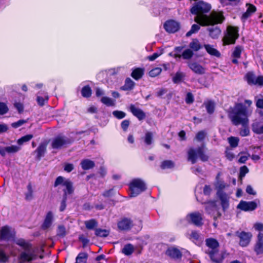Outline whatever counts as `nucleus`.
Returning <instances> with one entry per match:
<instances>
[{
  "instance_id": "nucleus-1",
  "label": "nucleus",
  "mask_w": 263,
  "mask_h": 263,
  "mask_svg": "<svg viewBox=\"0 0 263 263\" xmlns=\"http://www.w3.org/2000/svg\"><path fill=\"white\" fill-rule=\"evenodd\" d=\"M245 104L237 103L235 106L230 108L228 116L232 123L236 125H241L244 128L240 131V135L242 137L247 136L250 134L249 129L248 127L249 120V117L252 113V109L251 105L252 101L246 100Z\"/></svg>"
},
{
  "instance_id": "nucleus-2",
  "label": "nucleus",
  "mask_w": 263,
  "mask_h": 263,
  "mask_svg": "<svg viewBox=\"0 0 263 263\" xmlns=\"http://www.w3.org/2000/svg\"><path fill=\"white\" fill-rule=\"evenodd\" d=\"M211 9L210 4L199 1L194 4L190 11L191 13L196 15L195 22L201 26H213L221 23L224 19L222 12L212 11L209 15L205 14Z\"/></svg>"
},
{
  "instance_id": "nucleus-3",
  "label": "nucleus",
  "mask_w": 263,
  "mask_h": 263,
  "mask_svg": "<svg viewBox=\"0 0 263 263\" xmlns=\"http://www.w3.org/2000/svg\"><path fill=\"white\" fill-rule=\"evenodd\" d=\"M130 193L132 197H136L144 192L146 189V184L143 180L139 178H136L132 180L129 184Z\"/></svg>"
},
{
  "instance_id": "nucleus-4",
  "label": "nucleus",
  "mask_w": 263,
  "mask_h": 263,
  "mask_svg": "<svg viewBox=\"0 0 263 263\" xmlns=\"http://www.w3.org/2000/svg\"><path fill=\"white\" fill-rule=\"evenodd\" d=\"M62 185L63 187V191L64 192L63 197H67V195L72 194L74 192V188L72 183L67 179L59 176L57 179L54 182V186L58 185Z\"/></svg>"
},
{
  "instance_id": "nucleus-5",
  "label": "nucleus",
  "mask_w": 263,
  "mask_h": 263,
  "mask_svg": "<svg viewBox=\"0 0 263 263\" xmlns=\"http://www.w3.org/2000/svg\"><path fill=\"white\" fill-rule=\"evenodd\" d=\"M187 155L188 160L190 161L192 164H194L196 162L198 157L203 161H205L208 159V157L204 153L203 146L198 148L196 150L193 148H190Z\"/></svg>"
},
{
  "instance_id": "nucleus-6",
  "label": "nucleus",
  "mask_w": 263,
  "mask_h": 263,
  "mask_svg": "<svg viewBox=\"0 0 263 263\" xmlns=\"http://www.w3.org/2000/svg\"><path fill=\"white\" fill-rule=\"evenodd\" d=\"M237 28L233 26H228L227 33L225 34L223 42L224 44L229 45L234 44L236 40L238 37Z\"/></svg>"
},
{
  "instance_id": "nucleus-7",
  "label": "nucleus",
  "mask_w": 263,
  "mask_h": 263,
  "mask_svg": "<svg viewBox=\"0 0 263 263\" xmlns=\"http://www.w3.org/2000/svg\"><path fill=\"white\" fill-rule=\"evenodd\" d=\"M37 255L31 247L27 248L22 251L19 256L18 259L20 263L29 262L36 259Z\"/></svg>"
},
{
  "instance_id": "nucleus-8",
  "label": "nucleus",
  "mask_w": 263,
  "mask_h": 263,
  "mask_svg": "<svg viewBox=\"0 0 263 263\" xmlns=\"http://www.w3.org/2000/svg\"><path fill=\"white\" fill-rule=\"evenodd\" d=\"M245 78L249 85L263 86V76H256L253 72H248Z\"/></svg>"
},
{
  "instance_id": "nucleus-9",
  "label": "nucleus",
  "mask_w": 263,
  "mask_h": 263,
  "mask_svg": "<svg viewBox=\"0 0 263 263\" xmlns=\"http://www.w3.org/2000/svg\"><path fill=\"white\" fill-rule=\"evenodd\" d=\"M236 235L239 238V245L242 247L248 246L252 237L251 233L245 231H237L236 232Z\"/></svg>"
},
{
  "instance_id": "nucleus-10",
  "label": "nucleus",
  "mask_w": 263,
  "mask_h": 263,
  "mask_svg": "<svg viewBox=\"0 0 263 263\" xmlns=\"http://www.w3.org/2000/svg\"><path fill=\"white\" fill-rule=\"evenodd\" d=\"M260 117L256 119L252 125V130L256 134L263 133V112H259Z\"/></svg>"
},
{
  "instance_id": "nucleus-11",
  "label": "nucleus",
  "mask_w": 263,
  "mask_h": 263,
  "mask_svg": "<svg viewBox=\"0 0 263 263\" xmlns=\"http://www.w3.org/2000/svg\"><path fill=\"white\" fill-rule=\"evenodd\" d=\"M70 141L64 136H58L54 138L51 142V146L54 149H60L69 144Z\"/></svg>"
},
{
  "instance_id": "nucleus-12",
  "label": "nucleus",
  "mask_w": 263,
  "mask_h": 263,
  "mask_svg": "<svg viewBox=\"0 0 263 263\" xmlns=\"http://www.w3.org/2000/svg\"><path fill=\"white\" fill-rule=\"evenodd\" d=\"M14 235L15 231L13 228L8 226H4L1 228V240L9 241L13 240Z\"/></svg>"
},
{
  "instance_id": "nucleus-13",
  "label": "nucleus",
  "mask_w": 263,
  "mask_h": 263,
  "mask_svg": "<svg viewBox=\"0 0 263 263\" xmlns=\"http://www.w3.org/2000/svg\"><path fill=\"white\" fill-rule=\"evenodd\" d=\"M253 250L257 256L263 254V234L259 232L254 245Z\"/></svg>"
},
{
  "instance_id": "nucleus-14",
  "label": "nucleus",
  "mask_w": 263,
  "mask_h": 263,
  "mask_svg": "<svg viewBox=\"0 0 263 263\" xmlns=\"http://www.w3.org/2000/svg\"><path fill=\"white\" fill-rule=\"evenodd\" d=\"M237 208L244 211H252L257 208V203L255 201H241Z\"/></svg>"
},
{
  "instance_id": "nucleus-15",
  "label": "nucleus",
  "mask_w": 263,
  "mask_h": 263,
  "mask_svg": "<svg viewBox=\"0 0 263 263\" xmlns=\"http://www.w3.org/2000/svg\"><path fill=\"white\" fill-rule=\"evenodd\" d=\"M186 219L194 224L197 226H200L202 224V215L198 212H195L189 214L186 216Z\"/></svg>"
},
{
  "instance_id": "nucleus-16",
  "label": "nucleus",
  "mask_w": 263,
  "mask_h": 263,
  "mask_svg": "<svg viewBox=\"0 0 263 263\" xmlns=\"http://www.w3.org/2000/svg\"><path fill=\"white\" fill-rule=\"evenodd\" d=\"M134 226L133 222L130 219L124 218L118 223V227L121 231H128Z\"/></svg>"
},
{
  "instance_id": "nucleus-17",
  "label": "nucleus",
  "mask_w": 263,
  "mask_h": 263,
  "mask_svg": "<svg viewBox=\"0 0 263 263\" xmlns=\"http://www.w3.org/2000/svg\"><path fill=\"white\" fill-rule=\"evenodd\" d=\"M180 26L178 23L173 20L166 22L164 24V28L169 33H174L178 31Z\"/></svg>"
},
{
  "instance_id": "nucleus-18",
  "label": "nucleus",
  "mask_w": 263,
  "mask_h": 263,
  "mask_svg": "<svg viewBox=\"0 0 263 263\" xmlns=\"http://www.w3.org/2000/svg\"><path fill=\"white\" fill-rule=\"evenodd\" d=\"M188 66L193 72L198 74H203L205 72V68L195 62H189Z\"/></svg>"
},
{
  "instance_id": "nucleus-19",
  "label": "nucleus",
  "mask_w": 263,
  "mask_h": 263,
  "mask_svg": "<svg viewBox=\"0 0 263 263\" xmlns=\"http://www.w3.org/2000/svg\"><path fill=\"white\" fill-rule=\"evenodd\" d=\"M209 255L211 259L216 263H221L223 259L222 255L219 253L218 249L214 251L207 252Z\"/></svg>"
},
{
  "instance_id": "nucleus-20",
  "label": "nucleus",
  "mask_w": 263,
  "mask_h": 263,
  "mask_svg": "<svg viewBox=\"0 0 263 263\" xmlns=\"http://www.w3.org/2000/svg\"><path fill=\"white\" fill-rule=\"evenodd\" d=\"M129 109L132 113L139 120H143L145 118V113L141 109L135 107V105H131Z\"/></svg>"
},
{
  "instance_id": "nucleus-21",
  "label": "nucleus",
  "mask_w": 263,
  "mask_h": 263,
  "mask_svg": "<svg viewBox=\"0 0 263 263\" xmlns=\"http://www.w3.org/2000/svg\"><path fill=\"white\" fill-rule=\"evenodd\" d=\"M166 254L171 258L175 259L181 258L182 256V253L180 250L175 247H171L168 248L166 252Z\"/></svg>"
},
{
  "instance_id": "nucleus-22",
  "label": "nucleus",
  "mask_w": 263,
  "mask_h": 263,
  "mask_svg": "<svg viewBox=\"0 0 263 263\" xmlns=\"http://www.w3.org/2000/svg\"><path fill=\"white\" fill-rule=\"evenodd\" d=\"M53 220V215L52 212H48L45 217L44 222L42 226V228L44 230H46L50 227Z\"/></svg>"
},
{
  "instance_id": "nucleus-23",
  "label": "nucleus",
  "mask_w": 263,
  "mask_h": 263,
  "mask_svg": "<svg viewBox=\"0 0 263 263\" xmlns=\"http://www.w3.org/2000/svg\"><path fill=\"white\" fill-rule=\"evenodd\" d=\"M206 245L208 247L209 249L206 251L207 252L210 251H214L218 249L219 243L218 241L213 238H208L205 240Z\"/></svg>"
},
{
  "instance_id": "nucleus-24",
  "label": "nucleus",
  "mask_w": 263,
  "mask_h": 263,
  "mask_svg": "<svg viewBox=\"0 0 263 263\" xmlns=\"http://www.w3.org/2000/svg\"><path fill=\"white\" fill-rule=\"evenodd\" d=\"M21 149V147L17 145H10L6 146L1 149V155L3 156L6 153L13 154L18 152Z\"/></svg>"
},
{
  "instance_id": "nucleus-25",
  "label": "nucleus",
  "mask_w": 263,
  "mask_h": 263,
  "mask_svg": "<svg viewBox=\"0 0 263 263\" xmlns=\"http://www.w3.org/2000/svg\"><path fill=\"white\" fill-rule=\"evenodd\" d=\"M141 139L145 145L149 146L154 142V134L151 132L146 131Z\"/></svg>"
},
{
  "instance_id": "nucleus-26",
  "label": "nucleus",
  "mask_w": 263,
  "mask_h": 263,
  "mask_svg": "<svg viewBox=\"0 0 263 263\" xmlns=\"http://www.w3.org/2000/svg\"><path fill=\"white\" fill-rule=\"evenodd\" d=\"M47 144L45 143H42L35 150V152L37 153L36 157L38 160L44 156L46 151Z\"/></svg>"
},
{
  "instance_id": "nucleus-27",
  "label": "nucleus",
  "mask_w": 263,
  "mask_h": 263,
  "mask_svg": "<svg viewBox=\"0 0 263 263\" xmlns=\"http://www.w3.org/2000/svg\"><path fill=\"white\" fill-rule=\"evenodd\" d=\"M208 29L210 36L214 39L218 38L221 33L220 29L217 26H212Z\"/></svg>"
},
{
  "instance_id": "nucleus-28",
  "label": "nucleus",
  "mask_w": 263,
  "mask_h": 263,
  "mask_svg": "<svg viewBox=\"0 0 263 263\" xmlns=\"http://www.w3.org/2000/svg\"><path fill=\"white\" fill-rule=\"evenodd\" d=\"M218 196L221 200V204L223 210H226L229 206V201L227 195L223 193H220L218 192Z\"/></svg>"
},
{
  "instance_id": "nucleus-29",
  "label": "nucleus",
  "mask_w": 263,
  "mask_h": 263,
  "mask_svg": "<svg viewBox=\"0 0 263 263\" xmlns=\"http://www.w3.org/2000/svg\"><path fill=\"white\" fill-rule=\"evenodd\" d=\"M190 49L194 51H198L202 48L199 40L197 39H194L189 44Z\"/></svg>"
},
{
  "instance_id": "nucleus-30",
  "label": "nucleus",
  "mask_w": 263,
  "mask_h": 263,
  "mask_svg": "<svg viewBox=\"0 0 263 263\" xmlns=\"http://www.w3.org/2000/svg\"><path fill=\"white\" fill-rule=\"evenodd\" d=\"M144 69L141 68H137L133 70L131 76L136 80L141 79L144 74Z\"/></svg>"
},
{
  "instance_id": "nucleus-31",
  "label": "nucleus",
  "mask_w": 263,
  "mask_h": 263,
  "mask_svg": "<svg viewBox=\"0 0 263 263\" xmlns=\"http://www.w3.org/2000/svg\"><path fill=\"white\" fill-rule=\"evenodd\" d=\"M81 165L83 170H87L93 168L95 166V163L90 160L84 159L82 160Z\"/></svg>"
},
{
  "instance_id": "nucleus-32",
  "label": "nucleus",
  "mask_w": 263,
  "mask_h": 263,
  "mask_svg": "<svg viewBox=\"0 0 263 263\" xmlns=\"http://www.w3.org/2000/svg\"><path fill=\"white\" fill-rule=\"evenodd\" d=\"M204 48L207 52L211 55L215 56L216 57H219L220 55V52L213 46L211 45H204Z\"/></svg>"
},
{
  "instance_id": "nucleus-33",
  "label": "nucleus",
  "mask_w": 263,
  "mask_h": 263,
  "mask_svg": "<svg viewBox=\"0 0 263 263\" xmlns=\"http://www.w3.org/2000/svg\"><path fill=\"white\" fill-rule=\"evenodd\" d=\"M248 6L247 10L246 12H245L242 16V18L243 20H246L248 18L252 13L256 11V7L251 4H247Z\"/></svg>"
},
{
  "instance_id": "nucleus-34",
  "label": "nucleus",
  "mask_w": 263,
  "mask_h": 263,
  "mask_svg": "<svg viewBox=\"0 0 263 263\" xmlns=\"http://www.w3.org/2000/svg\"><path fill=\"white\" fill-rule=\"evenodd\" d=\"M135 85V82L130 78L126 79L124 85L121 87L124 90H129L133 89Z\"/></svg>"
},
{
  "instance_id": "nucleus-35",
  "label": "nucleus",
  "mask_w": 263,
  "mask_h": 263,
  "mask_svg": "<svg viewBox=\"0 0 263 263\" xmlns=\"http://www.w3.org/2000/svg\"><path fill=\"white\" fill-rule=\"evenodd\" d=\"M88 257V255L85 252H81L80 253L76 259L75 263H86L87 261V259Z\"/></svg>"
},
{
  "instance_id": "nucleus-36",
  "label": "nucleus",
  "mask_w": 263,
  "mask_h": 263,
  "mask_svg": "<svg viewBox=\"0 0 263 263\" xmlns=\"http://www.w3.org/2000/svg\"><path fill=\"white\" fill-rule=\"evenodd\" d=\"M205 210L209 214L212 213L214 211H217V206L215 201H211L208 203L205 206Z\"/></svg>"
},
{
  "instance_id": "nucleus-37",
  "label": "nucleus",
  "mask_w": 263,
  "mask_h": 263,
  "mask_svg": "<svg viewBox=\"0 0 263 263\" xmlns=\"http://www.w3.org/2000/svg\"><path fill=\"white\" fill-rule=\"evenodd\" d=\"M204 105L206 109L207 112L211 114L214 111L215 103L212 101H208L204 103Z\"/></svg>"
},
{
  "instance_id": "nucleus-38",
  "label": "nucleus",
  "mask_w": 263,
  "mask_h": 263,
  "mask_svg": "<svg viewBox=\"0 0 263 263\" xmlns=\"http://www.w3.org/2000/svg\"><path fill=\"white\" fill-rule=\"evenodd\" d=\"M134 250V246L131 244H127L122 249V252L126 255H129L133 253Z\"/></svg>"
},
{
  "instance_id": "nucleus-39",
  "label": "nucleus",
  "mask_w": 263,
  "mask_h": 263,
  "mask_svg": "<svg viewBox=\"0 0 263 263\" xmlns=\"http://www.w3.org/2000/svg\"><path fill=\"white\" fill-rule=\"evenodd\" d=\"M174 163L171 160H165L162 162L161 164V168L162 169H170L174 167Z\"/></svg>"
},
{
  "instance_id": "nucleus-40",
  "label": "nucleus",
  "mask_w": 263,
  "mask_h": 263,
  "mask_svg": "<svg viewBox=\"0 0 263 263\" xmlns=\"http://www.w3.org/2000/svg\"><path fill=\"white\" fill-rule=\"evenodd\" d=\"M101 101L102 103L108 106H115L116 103L115 100L107 97H102Z\"/></svg>"
},
{
  "instance_id": "nucleus-41",
  "label": "nucleus",
  "mask_w": 263,
  "mask_h": 263,
  "mask_svg": "<svg viewBox=\"0 0 263 263\" xmlns=\"http://www.w3.org/2000/svg\"><path fill=\"white\" fill-rule=\"evenodd\" d=\"M32 138H33L32 135L29 134V135H25V136L21 137L19 139H18L17 141V143L19 145H22L24 143L29 141Z\"/></svg>"
},
{
  "instance_id": "nucleus-42",
  "label": "nucleus",
  "mask_w": 263,
  "mask_h": 263,
  "mask_svg": "<svg viewBox=\"0 0 263 263\" xmlns=\"http://www.w3.org/2000/svg\"><path fill=\"white\" fill-rule=\"evenodd\" d=\"M86 228L89 230H92L97 226L98 223L95 219H90L85 221Z\"/></svg>"
},
{
  "instance_id": "nucleus-43",
  "label": "nucleus",
  "mask_w": 263,
  "mask_h": 263,
  "mask_svg": "<svg viewBox=\"0 0 263 263\" xmlns=\"http://www.w3.org/2000/svg\"><path fill=\"white\" fill-rule=\"evenodd\" d=\"M200 25L199 24H193L190 30L186 33V36L187 37H189L192 34L197 33L199 31V30L200 29Z\"/></svg>"
},
{
  "instance_id": "nucleus-44",
  "label": "nucleus",
  "mask_w": 263,
  "mask_h": 263,
  "mask_svg": "<svg viewBox=\"0 0 263 263\" xmlns=\"http://www.w3.org/2000/svg\"><path fill=\"white\" fill-rule=\"evenodd\" d=\"M57 236L60 237H64L66 235L65 227L63 225H59L57 230Z\"/></svg>"
},
{
  "instance_id": "nucleus-45",
  "label": "nucleus",
  "mask_w": 263,
  "mask_h": 263,
  "mask_svg": "<svg viewBox=\"0 0 263 263\" xmlns=\"http://www.w3.org/2000/svg\"><path fill=\"white\" fill-rule=\"evenodd\" d=\"M227 186H228L223 181L218 180V176L217 177V181L215 184V186L217 190V193H222L221 191L224 189Z\"/></svg>"
},
{
  "instance_id": "nucleus-46",
  "label": "nucleus",
  "mask_w": 263,
  "mask_h": 263,
  "mask_svg": "<svg viewBox=\"0 0 263 263\" xmlns=\"http://www.w3.org/2000/svg\"><path fill=\"white\" fill-rule=\"evenodd\" d=\"M193 55V51L190 49H187L182 53L181 57L183 59L189 60L192 58Z\"/></svg>"
},
{
  "instance_id": "nucleus-47",
  "label": "nucleus",
  "mask_w": 263,
  "mask_h": 263,
  "mask_svg": "<svg viewBox=\"0 0 263 263\" xmlns=\"http://www.w3.org/2000/svg\"><path fill=\"white\" fill-rule=\"evenodd\" d=\"M228 141L231 147H236L238 146L239 139L237 137L232 136L228 138Z\"/></svg>"
},
{
  "instance_id": "nucleus-48",
  "label": "nucleus",
  "mask_w": 263,
  "mask_h": 263,
  "mask_svg": "<svg viewBox=\"0 0 263 263\" xmlns=\"http://www.w3.org/2000/svg\"><path fill=\"white\" fill-rule=\"evenodd\" d=\"M95 234L97 236L106 237L109 235V231L105 229H97L95 230Z\"/></svg>"
},
{
  "instance_id": "nucleus-49",
  "label": "nucleus",
  "mask_w": 263,
  "mask_h": 263,
  "mask_svg": "<svg viewBox=\"0 0 263 263\" xmlns=\"http://www.w3.org/2000/svg\"><path fill=\"white\" fill-rule=\"evenodd\" d=\"M81 93L83 97L88 98L91 96V88L88 86H85L82 88Z\"/></svg>"
},
{
  "instance_id": "nucleus-50",
  "label": "nucleus",
  "mask_w": 263,
  "mask_h": 263,
  "mask_svg": "<svg viewBox=\"0 0 263 263\" xmlns=\"http://www.w3.org/2000/svg\"><path fill=\"white\" fill-rule=\"evenodd\" d=\"M27 190L28 191L25 195L26 199L31 200L33 198V190L30 183H29L27 185Z\"/></svg>"
},
{
  "instance_id": "nucleus-51",
  "label": "nucleus",
  "mask_w": 263,
  "mask_h": 263,
  "mask_svg": "<svg viewBox=\"0 0 263 263\" xmlns=\"http://www.w3.org/2000/svg\"><path fill=\"white\" fill-rule=\"evenodd\" d=\"M242 50V48L240 46L236 47L232 53V57L234 58H239Z\"/></svg>"
},
{
  "instance_id": "nucleus-52",
  "label": "nucleus",
  "mask_w": 263,
  "mask_h": 263,
  "mask_svg": "<svg viewBox=\"0 0 263 263\" xmlns=\"http://www.w3.org/2000/svg\"><path fill=\"white\" fill-rule=\"evenodd\" d=\"M162 71V69L160 67L153 68L149 72V75L151 77H155L158 76Z\"/></svg>"
},
{
  "instance_id": "nucleus-53",
  "label": "nucleus",
  "mask_w": 263,
  "mask_h": 263,
  "mask_svg": "<svg viewBox=\"0 0 263 263\" xmlns=\"http://www.w3.org/2000/svg\"><path fill=\"white\" fill-rule=\"evenodd\" d=\"M184 77L183 73L177 72L173 78V81L175 83H178L181 82Z\"/></svg>"
},
{
  "instance_id": "nucleus-54",
  "label": "nucleus",
  "mask_w": 263,
  "mask_h": 263,
  "mask_svg": "<svg viewBox=\"0 0 263 263\" xmlns=\"http://www.w3.org/2000/svg\"><path fill=\"white\" fill-rule=\"evenodd\" d=\"M206 134L204 131H200L196 134L195 140L198 141H202L204 139Z\"/></svg>"
},
{
  "instance_id": "nucleus-55",
  "label": "nucleus",
  "mask_w": 263,
  "mask_h": 263,
  "mask_svg": "<svg viewBox=\"0 0 263 263\" xmlns=\"http://www.w3.org/2000/svg\"><path fill=\"white\" fill-rule=\"evenodd\" d=\"M113 116L118 119H122L126 116V114L119 110H115L112 112Z\"/></svg>"
},
{
  "instance_id": "nucleus-56",
  "label": "nucleus",
  "mask_w": 263,
  "mask_h": 263,
  "mask_svg": "<svg viewBox=\"0 0 263 263\" xmlns=\"http://www.w3.org/2000/svg\"><path fill=\"white\" fill-rule=\"evenodd\" d=\"M183 49V47H176L174 49V58L176 59H180L181 57V54H180Z\"/></svg>"
},
{
  "instance_id": "nucleus-57",
  "label": "nucleus",
  "mask_w": 263,
  "mask_h": 263,
  "mask_svg": "<svg viewBox=\"0 0 263 263\" xmlns=\"http://www.w3.org/2000/svg\"><path fill=\"white\" fill-rule=\"evenodd\" d=\"M189 235V238L192 241L197 240L199 238V234L195 231H192Z\"/></svg>"
},
{
  "instance_id": "nucleus-58",
  "label": "nucleus",
  "mask_w": 263,
  "mask_h": 263,
  "mask_svg": "<svg viewBox=\"0 0 263 263\" xmlns=\"http://www.w3.org/2000/svg\"><path fill=\"white\" fill-rule=\"evenodd\" d=\"M16 244L22 247L24 250L27 249V248L31 247L29 244L27 243L23 239H19L17 241Z\"/></svg>"
},
{
  "instance_id": "nucleus-59",
  "label": "nucleus",
  "mask_w": 263,
  "mask_h": 263,
  "mask_svg": "<svg viewBox=\"0 0 263 263\" xmlns=\"http://www.w3.org/2000/svg\"><path fill=\"white\" fill-rule=\"evenodd\" d=\"M27 122V120H20L16 122L12 123L11 126L15 128H18Z\"/></svg>"
},
{
  "instance_id": "nucleus-60",
  "label": "nucleus",
  "mask_w": 263,
  "mask_h": 263,
  "mask_svg": "<svg viewBox=\"0 0 263 263\" xmlns=\"http://www.w3.org/2000/svg\"><path fill=\"white\" fill-rule=\"evenodd\" d=\"M48 100V97L45 96V98H43L41 97L37 96V102L39 105L40 106H43L45 102L47 101Z\"/></svg>"
},
{
  "instance_id": "nucleus-61",
  "label": "nucleus",
  "mask_w": 263,
  "mask_h": 263,
  "mask_svg": "<svg viewBox=\"0 0 263 263\" xmlns=\"http://www.w3.org/2000/svg\"><path fill=\"white\" fill-rule=\"evenodd\" d=\"M14 107L18 110L19 113L22 112L24 110L23 104L20 102H15L14 104Z\"/></svg>"
},
{
  "instance_id": "nucleus-62",
  "label": "nucleus",
  "mask_w": 263,
  "mask_h": 263,
  "mask_svg": "<svg viewBox=\"0 0 263 263\" xmlns=\"http://www.w3.org/2000/svg\"><path fill=\"white\" fill-rule=\"evenodd\" d=\"M249 172L248 167L246 166L241 167L240 170V177H243Z\"/></svg>"
},
{
  "instance_id": "nucleus-63",
  "label": "nucleus",
  "mask_w": 263,
  "mask_h": 263,
  "mask_svg": "<svg viewBox=\"0 0 263 263\" xmlns=\"http://www.w3.org/2000/svg\"><path fill=\"white\" fill-rule=\"evenodd\" d=\"M129 125V121L125 120L121 123V126L124 131H126Z\"/></svg>"
},
{
  "instance_id": "nucleus-64",
  "label": "nucleus",
  "mask_w": 263,
  "mask_h": 263,
  "mask_svg": "<svg viewBox=\"0 0 263 263\" xmlns=\"http://www.w3.org/2000/svg\"><path fill=\"white\" fill-rule=\"evenodd\" d=\"M185 101H186V103H187V104H191L193 102L194 97H193V95L191 93L189 92L187 93Z\"/></svg>"
}]
</instances>
